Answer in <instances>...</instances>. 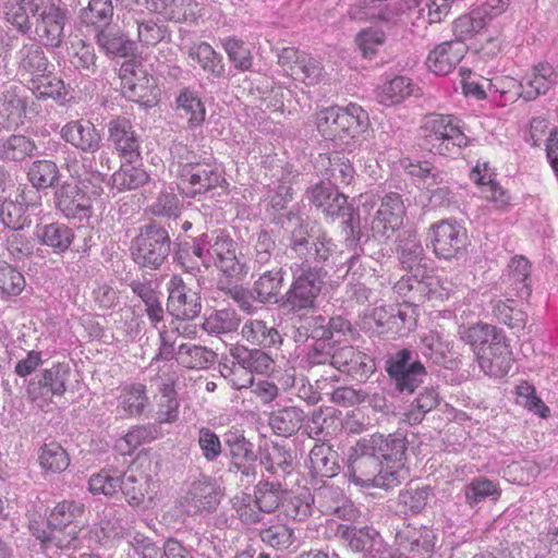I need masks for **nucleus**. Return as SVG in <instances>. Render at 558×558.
<instances>
[{
    "instance_id": "nucleus-18",
    "label": "nucleus",
    "mask_w": 558,
    "mask_h": 558,
    "mask_svg": "<svg viewBox=\"0 0 558 558\" xmlns=\"http://www.w3.org/2000/svg\"><path fill=\"white\" fill-rule=\"evenodd\" d=\"M54 206L69 219L83 221L92 216V198L75 183L64 182L56 190Z\"/></svg>"
},
{
    "instance_id": "nucleus-28",
    "label": "nucleus",
    "mask_w": 558,
    "mask_h": 558,
    "mask_svg": "<svg viewBox=\"0 0 558 558\" xmlns=\"http://www.w3.org/2000/svg\"><path fill=\"white\" fill-rule=\"evenodd\" d=\"M368 444L379 456L380 461L386 463V469L391 466H404L405 452H407V438L401 433L384 435H372L366 438Z\"/></svg>"
},
{
    "instance_id": "nucleus-26",
    "label": "nucleus",
    "mask_w": 558,
    "mask_h": 558,
    "mask_svg": "<svg viewBox=\"0 0 558 558\" xmlns=\"http://www.w3.org/2000/svg\"><path fill=\"white\" fill-rule=\"evenodd\" d=\"M109 141L129 162L136 161L140 156V140L135 134L132 122L125 117H116L108 123Z\"/></svg>"
},
{
    "instance_id": "nucleus-61",
    "label": "nucleus",
    "mask_w": 558,
    "mask_h": 558,
    "mask_svg": "<svg viewBox=\"0 0 558 558\" xmlns=\"http://www.w3.org/2000/svg\"><path fill=\"white\" fill-rule=\"evenodd\" d=\"M97 43L108 54L129 57L135 51L134 41L123 34L106 31V28L98 29Z\"/></svg>"
},
{
    "instance_id": "nucleus-24",
    "label": "nucleus",
    "mask_w": 558,
    "mask_h": 558,
    "mask_svg": "<svg viewBox=\"0 0 558 558\" xmlns=\"http://www.w3.org/2000/svg\"><path fill=\"white\" fill-rule=\"evenodd\" d=\"M333 369L364 380L375 372L376 365L372 356L352 345H343L335 350Z\"/></svg>"
},
{
    "instance_id": "nucleus-6",
    "label": "nucleus",
    "mask_w": 558,
    "mask_h": 558,
    "mask_svg": "<svg viewBox=\"0 0 558 558\" xmlns=\"http://www.w3.org/2000/svg\"><path fill=\"white\" fill-rule=\"evenodd\" d=\"M151 478L143 472H135L130 469L122 475L111 474L110 471L101 470L90 476L88 488L93 494L113 496L121 490L130 506H140L149 494Z\"/></svg>"
},
{
    "instance_id": "nucleus-4",
    "label": "nucleus",
    "mask_w": 558,
    "mask_h": 558,
    "mask_svg": "<svg viewBox=\"0 0 558 558\" xmlns=\"http://www.w3.org/2000/svg\"><path fill=\"white\" fill-rule=\"evenodd\" d=\"M369 124L368 113L356 104L347 107H330L316 117L318 133L327 141L342 147L364 133Z\"/></svg>"
},
{
    "instance_id": "nucleus-27",
    "label": "nucleus",
    "mask_w": 558,
    "mask_h": 558,
    "mask_svg": "<svg viewBox=\"0 0 558 558\" xmlns=\"http://www.w3.org/2000/svg\"><path fill=\"white\" fill-rule=\"evenodd\" d=\"M466 51L468 46L464 43L444 41L429 51L426 65L437 75H447L460 63Z\"/></svg>"
},
{
    "instance_id": "nucleus-11",
    "label": "nucleus",
    "mask_w": 558,
    "mask_h": 558,
    "mask_svg": "<svg viewBox=\"0 0 558 558\" xmlns=\"http://www.w3.org/2000/svg\"><path fill=\"white\" fill-rule=\"evenodd\" d=\"M428 244L439 258H458L466 246L465 230L449 220H441L432 225L427 232Z\"/></svg>"
},
{
    "instance_id": "nucleus-3",
    "label": "nucleus",
    "mask_w": 558,
    "mask_h": 558,
    "mask_svg": "<svg viewBox=\"0 0 558 558\" xmlns=\"http://www.w3.org/2000/svg\"><path fill=\"white\" fill-rule=\"evenodd\" d=\"M352 481L363 487L393 488L409 477V469L391 466L386 469L366 438L356 442L349 464Z\"/></svg>"
},
{
    "instance_id": "nucleus-39",
    "label": "nucleus",
    "mask_w": 558,
    "mask_h": 558,
    "mask_svg": "<svg viewBox=\"0 0 558 558\" xmlns=\"http://www.w3.org/2000/svg\"><path fill=\"white\" fill-rule=\"evenodd\" d=\"M530 274L531 265L529 260L524 256H515L510 260L502 282L507 283L517 296L529 298L531 295Z\"/></svg>"
},
{
    "instance_id": "nucleus-51",
    "label": "nucleus",
    "mask_w": 558,
    "mask_h": 558,
    "mask_svg": "<svg viewBox=\"0 0 558 558\" xmlns=\"http://www.w3.org/2000/svg\"><path fill=\"white\" fill-rule=\"evenodd\" d=\"M149 399L143 384H133L122 389L118 398V409L130 416L141 415L148 405Z\"/></svg>"
},
{
    "instance_id": "nucleus-49",
    "label": "nucleus",
    "mask_w": 558,
    "mask_h": 558,
    "mask_svg": "<svg viewBox=\"0 0 558 558\" xmlns=\"http://www.w3.org/2000/svg\"><path fill=\"white\" fill-rule=\"evenodd\" d=\"M432 497H434V492L429 485L413 486L409 484L400 490L398 504L403 508L404 513L417 514L426 508Z\"/></svg>"
},
{
    "instance_id": "nucleus-38",
    "label": "nucleus",
    "mask_w": 558,
    "mask_h": 558,
    "mask_svg": "<svg viewBox=\"0 0 558 558\" xmlns=\"http://www.w3.org/2000/svg\"><path fill=\"white\" fill-rule=\"evenodd\" d=\"M70 63L83 76L92 77L98 72L97 56L90 43L77 38L69 47Z\"/></svg>"
},
{
    "instance_id": "nucleus-25",
    "label": "nucleus",
    "mask_w": 558,
    "mask_h": 558,
    "mask_svg": "<svg viewBox=\"0 0 558 558\" xmlns=\"http://www.w3.org/2000/svg\"><path fill=\"white\" fill-rule=\"evenodd\" d=\"M60 135L66 143L86 154H95L101 146L100 132L89 120L80 119L65 123Z\"/></svg>"
},
{
    "instance_id": "nucleus-56",
    "label": "nucleus",
    "mask_w": 558,
    "mask_h": 558,
    "mask_svg": "<svg viewBox=\"0 0 558 558\" xmlns=\"http://www.w3.org/2000/svg\"><path fill=\"white\" fill-rule=\"evenodd\" d=\"M84 510L85 507L81 502L63 500L52 509L45 524L51 527H72L82 518Z\"/></svg>"
},
{
    "instance_id": "nucleus-21",
    "label": "nucleus",
    "mask_w": 558,
    "mask_h": 558,
    "mask_svg": "<svg viewBox=\"0 0 558 558\" xmlns=\"http://www.w3.org/2000/svg\"><path fill=\"white\" fill-rule=\"evenodd\" d=\"M28 529L32 535L40 542L41 548L51 549H75L78 543V525L72 527H51L45 521L32 520Z\"/></svg>"
},
{
    "instance_id": "nucleus-19",
    "label": "nucleus",
    "mask_w": 558,
    "mask_h": 558,
    "mask_svg": "<svg viewBox=\"0 0 558 558\" xmlns=\"http://www.w3.org/2000/svg\"><path fill=\"white\" fill-rule=\"evenodd\" d=\"M218 504L219 490L215 481L202 476L192 482L187 493L182 498L181 506L187 514L196 515L203 512H213Z\"/></svg>"
},
{
    "instance_id": "nucleus-41",
    "label": "nucleus",
    "mask_w": 558,
    "mask_h": 558,
    "mask_svg": "<svg viewBox=\"0 0 558 558\" xmlns=\"http://www.w3.org/2000/svg\"><path fill=\"white\" fill-rule=\"evenodd\" d=\"M35 234L43 245L51 247L54 253L68 251L74 240L72 229L60 222L37 226Z\"/></svg>"
},
{
    "instance_id": "nucleus-14",
    "label": "nucleus",
    "mask_w": 558,
    "mask_h": 558,
    "mask_svg": "<svg viewBox=\"0 0 558 558\" xmlns=\"http://www.w3.org/2000/svg\"><path fill=\"white\" fill-rule=\"evenodd\" d=\"M179 189L187 197L203 195L226 182L216 163L196 161L191 168L183 169L178 178Z\"/></svg>"
},
{
    "instance_id": "nucleus-42",
    "label": "nucleus",
    "mask_w": 558,
    "mask_h": 558,
    "mask_svg": "<svg viewBox=\"0 0 558 558\" xmlns=\"http://www.w3.org/2000/svg\"><path fill=\"white\" fill-rule=\"evenodd\" d=\"M415 174L425 179L432 207L450 208L457 206L456 195L448 185H441L442 178L437 181L439 177L437 173H432L429 168L420 167Z\"/></svg>"
},
{
    "instance_id": "nucleus-43",
    "label": "nucleus",
    "mask_w": 558,
    "mask_h": 558,
    "mask_svg": "<svg viewBox=\"0 0 558 558\" xmlns=\"http://www.w3.org/2000/svg\"><path fill=\"white\" fill-rule=\"evenodd\" d=\"M322 166H326L324 177L331 187L349 185L354 178V169L351 161L339 154L320 156Z\"/></svg>"
},
{
    "instance_id": "nucleus-15",
    "label": "nucleus",
    "mask_w": 558,
    "mask_h": 558,
    "mask_svg": "<svg viewBox=\"0 0 558 558\" xmlns=\"http://www.w3.org/2000/svg\"><path fill=\"white\" fill-rule=\"evenodd\" d=\"M278 64L283 72L307 85L317 84L324 69L318 60L295 47H284L278 53Z\"/></svg>"
},
{
    "instance_id": "nucleus-48",
    "label": "nucleus",
    "mask_w": 558,
    "mask_h": 558,
    "mask_svg": "<svg viewBox=\"0 0 558 558\" xmlns=\"http://www.w3.org/2000/svg\"><path fill=\"white\" fill-rule=\"evenodd\" d=\"M335 350L336 348L330 341L319 337L308 348L306 354L301 360V364L308 372L319 366L333 369Z\"/></svg>"
},
{
    "instance_id": "nucleus-31",
    "label": "nucleus",
    "mask_w": 558,
    "mask_h": 558,
    "mask_svg": "<svg viewBox=\"0 0 558 558\" xmlns=\"http://www.w3.org/2000/svg\"><path fill=\"white\" fill-rule=\"evenodd\" d=\"M27 100L16 87H10L0 95V124L4 131L17 129L24 123Z\"/></svg>"
},
{
    "instance_id": "nucleus-32",
    "label": "nucleus",
    "mask_w": 558,
    "mask_h": 558,
    "mask_svg": "<svg viewBox=\"0 0 558 558\" xmlns=\"http://www.w3.org/2000/svg\"><path fill=\"white\" fill-rule=\"evenodd\" d=\"M36 142L24 134H10L0 137V161L21 165L33 158L37 151Z\"/></svg>"
},
{
    "instance_id": "nucleus-36",
    "label": "nucleus",
    "mask_w": 558,
    "mask_h": 558,
    "mask_svg": "<svg viewBox=\"0 0 558 558\" xmlns=\"http://www.w3.org/2000/svg\"><path fill=\"white\" fill-rule=\"evenodd\" d=\"M216 357L211 349L201 344L183 342L177 348V363L187 369H207Z\"/></svg>"
},
{
    "instance_id": "nucleus-16",
    "label": "nucleus",
    "mask_w": 558,
    "mask_h": 558,
    "mask_svg": "<svg viewBox=\"0 0 558 558\" xmlns=\"http://www.w3.org/2000/svg\"><path fill=\"white\" fill-rule=\"evenodd\" d=\"M313 505L324 515L353 522L360 517L359 509L336 486H322L313 495Z\"/></svg>"
},
{
    "instance_id": "nucleus-52",
    "label": "nucleus",
    "mask_w": 558,
    "mask_h": 558,
    "mask_svg": "<svg viewBox=\"0 0 558 558\" xmlns=\"http://www.w3.org/2000/svg\"><path fill=\"white\" fill-rule=\"evenodd\" d=\"M501 495L499 484L484 476L473 478L464 487V499L470 507H475L487 498L497 500Z\"/></svg>"
},
{
    "instance_id": "nucleus-22",
    "label": "nucleus",
    "mask_w": 558,
    "mask_h": 558,
    "mask_svg": "<svg viewBox=\"0 0 558 558\" xmlns=\"http://www.w3.org/2000/svg\"><path fill=\"white\" fill-rule=\"evenodd\" d=\"M425 274L411 272V275L402 276L395 283L393 290L403 298V304L415 307L436 294L435 286L438 283V279Z\"/></svg>"
},
{
    "instance_id": "nucleus-34",
    "label": "nucleus",
    "mask_w": 558,
    "mask_h": 558,
    "mask_svg": "<svg viewBox=\"0 0 558 558\" xmlns=\"http://www.w3.org/2000/svg\"><path fill=\"white\" fill-rule=\"evenodd\" d=\"M377 315L378 325L387 327V330L400 337L416 326L415 311L411 305L389 306L388 310L379 311Z\"/></svg>"
},
{
    "instance_id": "nucleus-59",
    "label": "nucleus",
    "mask_w": 558,
    "mask_h": 558,
    "mask_svg": "<svg viewBox=\"0 0 558 558\" xmlns=\"http://www.w3.org/2000/svg\"><path fill=\"white\" fill-rule=\"evenodd\" d=\"M112 17V0H89L88 5L81 11L82 21L97 29L107 28Z\"/></svg>"
},
{
    "instance_id": "nucleus-50",
    "label": "nucleus",
    "mask_w": 558,
    "mask_h": 558,
    "mask_svg": "<svg viewBox=\"0 0 558 558\" xmlns=\"http://www.w3.org/2000/svg\"><path fill=\"white\" fill-rule=\"evenodd\" d=\"M283 271L281 267L265 270L254 282L253 293L260 303L270 302L276 298L282 287Z\"/></svg>"
},
{
    "instance_id": "nucleus-44",
    "label": "nucleus",
    "mask_w": 558,
    "mask_h": 558,
    "mask_svg": "<svg viewBox=\"0 0 558 558\" xmlns=\"http://www.w3.org/2000/svg\"><path fill=\"white\" fill-rule=\"evenodd\" d=\"M337 452L326 444H317L310 451V469L314 476L331 478L337 475L339 465Z\"/></svg>"
},
{
    "instance_id": "nucleus-12",
    "label": "nucleus",
    "mask_w": 558,
    "mask_h": 558,
    "mask_svg": "<svg viewBox=\"0 0 558 558\" xmlns=\"http://www.w3.org/2000/svg\"><path fill=\"white\" fill-rule=\"evenodd\" d=\"M167 311L178 320H193L202 312V298L197 290L187 286L184 280L174 275L167 283Z\"/></svg>"
},
{
    "instance_id": "nucleus-17",
    "label": "nucleus",
    "mask_w": 558,
    "mask_h": 558,
    "mask_svg": "<svg viewBox=\"0 0 558 558\" xmlns=\"http://www.w3.org/2000/svg\"><path fill=\"white\" fill-rule=\"evenodd\" d=\"M232 357L233 367H229L226 363L220 365V373L227 377L234 374L238 368L245 369L250 374L265 375L274 369V359L260 349H248L241 344L232 345L229 349Z\"/></svg>"
},
{
    "instance_id": "nucleus-30",
    "label": "nucleus",
    "mask_w": 558,
    "mask_h": 558,
    "mask_svg": "<svg viewBox=\"0 0 558 558\" xmlns=\"http://www.w3.org/2000/svg\"><path fill=\"white\" fill-rule=\"evenodd\" d=\"M71 375L72 371L68 363H56L31 380L28 392L35 393L38 388L41 396H63Z\"/></svg>"
},
{
    "instance_id": "nucleus-37",
    "label": "nucleus",
    "mask_w": 558,
    "mask_h": 558,
    "mask_svg": "<svg viewBox=\"0 0 558 558\" xmlns=\"http://www.w3.org/2000/svg\"><path fill=\"white\" fill-rule=\"evenodd\" d=\"M305 413L296 407H286L270 414L268 424L278 436L290 437L304 425Z\"/></svg>"
},
{
    "instance_id": "nucleus-55",
    "label": "nucleus",
    "mask_w": 558,
    "mask_h": 558,
    "mask_svg": "<svg viewBox=\"0 0 558 558\" xmlns=\"http://www.w3.org/2000/svg\"><path fill=\"white\" fill-rule=\"evenodd\" d=\"M492 306L493 314L499 323H502L517 331L524 328L527 315L524 311L517 307L514 300H493Z\"/></svg>"
},
{
    "instance_id": "nucleus-53",
    "label": "nucleus",
    "mask_w": 558,
    "mask_h": 558,
    "mask_svg": "<svg viewBox=\"0 0 558 558\" xmlns=\"http://www.w3.org/2000/svg\"><path fill=\"white\" fill-rule=\"evenodd\" d=\"M177 109L181 117H187L190 128L201 125L205 120V107L197 93L185 88L177 98Z\"/></svg>"
},
{
    "instance_id": "nucleus-23",
    "label": "nucleus",
    "mask_w": 558,
    "mask_h": 558,
    "mask_svg": "<svg viewBox=\"0 0 558 558\" xmlns=\"http://www.w3.org/2000/svg\"><path fill=\"white\" fill-rule=\"evenodd\" d=\"M558 83V72L548 62H539L527 72L518 83L520 97L533 101L545 95Z\"/></svg>"
},
{
    "instance_id": "nucleus-1",
    "label": "nucleus",
    "mask_w": 558,
    "mask_h": 558,
    "mask_svg": "<svg viewBox=\"0 0 558 558\" xmlns=\"http://www.w3.org/2000/svg\"><path fill=\"white\" fill-rule=\"evenodd\" d=\"M287 220L291 229L289 248L295 260L290 266L292 282L282 298V307L301 315L316 308L327 277L322 265L331 256L335 244L325 232L308 229L299 216L289 215Z\"/></svg>"
},
{
    "instance_id": "nucleus-33",
    "label": "nucleus",
    "mask_w": 558,
    "mask_h": 558,
    "mask_svg": "<svg viewBox=\"0 0 558 558\" xmlns=\"http://www.w3.org/2000/svg\"><path fill=\"white\" fill-rule=\"evenodd\" d=\"M307 197L326 216L335 218L342 210L348 211V198L338 189L317 183L307 191Z\"/></svg>"
},
{
    "instance_id": "nucleus-46",
    "label": "nucleus",
    "mask_w": 558,
    "mask_h": 558,
    "mask_svg": "<svg viewBox=\"0 0 558 558\" xmlns=\"http://www.w3.org/2000/svg\"><path fill=\"white\" fill-rule=\"evenodd\" d=\"M27 210L28 206L23 198H4L0 201V222L11 231H22L32 222Z\"/></svg>"
},
{
    "instance_id": "nucleus-13",
    "label": "nucleus",
    "mask_w": 558,
    "mask_h": 558,
    "mask_svg": "<svg viewBox=\"0 0 558 558\" xmlns=\"http://www.w3.org/2000/svg\"><path fill=\"white\" fill-rule=\"evenodd\" d=\"M405 206L399 193L390 192L380 198V204L372 220V234L377 240L387 241L403 226Z\"/></svg>"
},
{
    "instance_id": "nucleus-60",
    "label": "nucleus",
    "mask_w": 558,
    "mask_h": 558,
    "mask_svg": "<svg viewBox=\"0 0 558 558\" xmlns=\"http://www.w3.org/2000/svg\"><path fill=\"white\" fill-rule=\"evenodd\" d=\"M283 493L284 490L280 483L260 481L254 489L256 506L263 512L270 513L280 506Z\"/></svg>"
},
{
    "instance_id": "nucleus-35",
    "label": "nucleus",
    "mask_w": 558,
    "mask_h": 558,
    "mask_svg": "<svg viewBox=\"0 0 558 558\" xmlns=\"http://www.w3.org/2000/svg\"><path fill=\"white\" fill-rule=\"evenodd\" d=\"M241 336L248 343L262 348H271L282 343L279 331L272 325L257 318L244 322Z\"/></svg>"
},
{
    "instance_id": "nucleus-63",
    "label": "nucleus",
    "mask_w": 558,
    "mask_h": 558,
    "mask_svg": "<svg viewBox=\"0 0 558 558\" xmlns=\"http://www.w3.org/2000/svg\"><path fill=\"white\" fill-rule=\"evenodd\" d=\"M259 537L266 545L276 549L289 548L295 542V535L287 524L276 522L259 531Z\"/></svg>"
},
{
    "instance_id": "nucleus-54",
    "label": "nucleus",
    "mask_w": 558,
    "mask_h": 558,
    "mask_svg": "<svg viewBox=\"0 0 558 558\" xmlns=\"http://www.w3.org/2000/svg\"><path fill=\"white\" fill-rule=\"evenodd\" d=\"M189 57L215 77H221L225 73L221 56L207 43L193 45L189 50Z\"/></svg>"
},
{
    "instance_id": "nucleus-40",
    "label": "nucleus",
    "mask_w": 558,
    "mask_h": 558,
    "mask_svg": "<svg viewBox=\"0 0 558 558\" xmlns=\"http://www.w3.org/2000/svg\"><path fill=\"white\" fill-rule=\"evenodd\" d=\"M293 459L292 450L278 442H272L259 452V464L270 474H277L279 470L284 474L291 473Z\"/></svg>"
},
{
    "instance_id": "nucleus-7",
    "label": "nucleus",
    "mask_w": 558,
    "mask_h": 558,
    "mask_svg": "<svg viewBox=\"0 0 558 558\" xmlns=\"http://www.w3.org/2000/svg\"><path fill=\"white\" fill-rule=\"evenodd\" d=\"M385 371L393 390L399 395H412L423 385L427 371L417 353L401 349L389 353L385 359Z\"/></svg>"
},
{
    "instance_id": "nucleus-47",
    "label": "nucleus",
    "mask_w": 558,
    "mask_h": 558,
    "mask_svg": "<svg viewBox=\"0 0 558 558\" xmlns=\"http://www.w3.org/2000/svg\"><path fill=\"white\" fill-rule=\"evenodd\" d=\"M241 319L234 310H215L205 316L202 328L208 335L221 336L238 330Z\"/></svg>"
},
{
    "instance_id": "nucleus-58",
    "label": "nucleus",
    "mask_w": 558,
    "mask_h": 558,
    "mask_svg": "<svg viewBox=\"0 0 558 558\" xmlns=\"http://www.w3.org/2000/svg\"><path fill=\"white\" fill-rule=\"evenodd\" d=\"M414 92L411 78L396 76L385 83L378 90V101L385 106H392L401 102Z\"/></svg>"
},
{
    "instance_id": "nucleus-64",
    "label": "nucleus",
    "mask_w": 558,
    "mask_h": 558,
    "mask_svg": "<svg viewBox=\"0 0 558 558\" xmlns=\"http://www.w3.org/2000/svg\"><path fill=\"white\" fill-rule=\"evenodd\" d=\"M38 459L40 466L52 473L62 472L70 464L66 451L57 442L45 444L40 448Z\"/></svg>"
},
{
    "instance_id": "nucleus-45",
    "label": "nucleus",
    "mask_w": 558,
    "mask_h": 558,
    "mask_svg": "<svg viewBox=\"0 0 558 558\" xmlns=\"http://www.w3.org/2000/svg\"><path fill=\"white\" fill-rule=\"evenodd\" d=\"M19 71L27 73L33 77L48 71V59L43 48L35 44H25L16 52Z\"/></svg>"
},
{
    "instance_id": "nucleus-5",
    "label": "nucleus",
    "mask_w": 558,
    "mask_h": 558,
    "mask_svg": "<svg viewBox=\"0 0 558 558\" xmlns=\"http://www.w3.org/2000/svg\"><path fill=\"white\" fill-rule=\"evenodd\" d=\"M421 129L425 144L434 154L457 155L469 144L461 120L453 114H428Z\"/></svg>"
},
{
    "instance_id": "nucleus-8",
    "label": "nucleus",
    "mask_w": 558,
    "mask_h": 558,
    "mask_svg": "<svg viewBox=\"0 0 558 558\" xmlns=\"http://www.w3.org/2000/svg\"><path fill=\"white\" fill-rule=\"evenodd\" d=\"M170 251L171 240L168 231L155 222L142 227L131 245L134 262L150 269H158Z\"/></svg>"
},
{
    "instance_id": "nucleus-9",
    "label": "nucleus",
    "mask_w": 558,
    "mask_h": 558,
    "mask_svg": "<svg viewBox=\"0 0 558 558\" xmlns=\"http://www.w3.org/2000/svg\"><path fill=\"white\" fill-rule=\"evenodd\" d=\"M203 241L207 244L209 260L227 277L240 280L247 274L246 265L241 263L236 256V242L225 231L216 230L203 233Z\"/></svg>"
},
{
    "instance_id": "nucleus-62",
    "label": "nucleus",
    "mask_w": 558,
    "mask_h": 558,
    "mask_svg": "<svg viewBox=\"0 0 558 558\" xmlns=\"http://www.w3.org/2000/svg\"><path fill=\"white\" fill-rule=\"evenodd\" d=\"M399 260L402 267L410 272H426L422 267L424 248L415 235H409L402 241L399 250Z\"/></svg>"
},
{
    "instance_id": "nucleus-57",
    "label": "nucleus",
    "mask_w": 558,
    "mask_h": 558,
    "mask_svg": "<svg viewBox=\"0 0 558 558\" xmlns=\"http://www.w3.org/2000/svg\"><path fill=\"white\" fill-rule=\"evenodd\" d=\"M452 343L445 339L439 332L430 330L421 338L422 354L432 360L435 364H442L447 361L452 351Z\"/></svg>"
},
{
    "instance_id": "nucleus-20",
    "label": "nucleus",
    "mask_w": 558,
    "mask_h": 558,
    "mask_svg": "<svg viewBox=\"0 0 558 558\" xmlns=\"http://www.w3.org/2000/svg\"><path fill=\"white\" fill-rule=\"evenodd\" d=\"M436 534L427 526L403 524L396 532V544L399 550L413 557L427 558L435 548Z\"/></svg>"
},
{
    "instance_id": "nucleus-29",
    "label": "nucleus",
    "mask_w": 558,
    "mask_h": 558,
    "mask_svg": "<svg viewBox=\"0 0 558 558\" xmlns=\"http://www.w3.org/2000/svg\"><path fill=\"white\" fill-rule=\"evenodd\" d=\"M121 90L125 98L140 102L148 96L149 77L135 60L124 61L119 70Z\"/></svg>"
},
{
    "instance_id": "nucleus-2",
    "label": "nucleus",
    "mask_w": 558,
    "mask_h": 558,
    "mask_svg": "<svg viewBox=\"0 0 558 558\" xmlns=\"http://www.w3.org/2000/svg\"><path fill=\"white\" fill-rule=\"evenodd\" d=\"M460 339L470 344L480 367L493 377L506 376L512 366L511 352L506 337L496 326L476 324L459 331Z\"/></svg>"
},
{
    "instance_id": "nucleus-10",
    "label": "nucleus",
    "mask_w": 558,
    "mask_h": 558,
    "mask_svg": "<svg viewBox=\"0 0 558 558\" xmlns=\"http://www.w3.org/2000/svg\"><path fill=\"white\" fill-rule=\"evenodd\" d=\"M31 12L37 15L36 34L43 45L59 47L63 38L65 12L60 7V0H34Z\"/></svg>"
}]
</instances>
